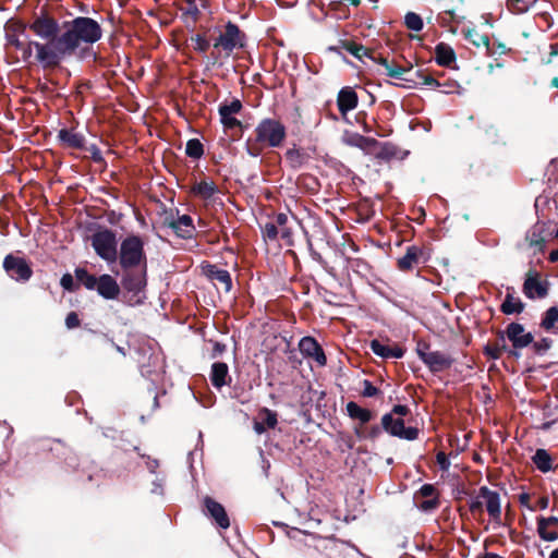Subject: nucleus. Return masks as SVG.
I'll use <instances>...</instances> for the list:
<instances>
[{
    "label": "nucleus",
    "instance_id": "f257e3e1",
    "mask_svg": "<svg viewBox=\"0 0 558 558\" xmlns=\"http://www.w3.org/2000/svg\"><path fill=\"white\" fill-rule=\"evenodd\" d=\"M29 28L36 36L48 40L47 44L34 41L37 59L47 65H56L81 45L94 44L101 38L99 24L89 17H76L59 27L53 19L39 16Z\"/></svg>",
    "mask_w": 558,
    "mask_h": 558
},
{
    "label": "nucleus",
    "instance_id": "f03ea898",
    "mask_svg": "<svg viewBox=\"0 0 558 558\" xmlns=\"http://www.w3.org/2000/svg\"><path fill=\"white\" fill-rule=\"evenodd\" d=\"M286 137L284 126L276 120L266 119L256 128V142L262 145L277 147Z\"/></svg>",
    "mask_w": 558,
    "mask_h": 558
},
{
    "label": "nucleus",
    "instance_id": "7ed1b4c3",
    "mask_svg": "<svg viewBox=\"0 0 558 558\" xmlns=\"http://www.w3.org/2000/svg\"><path fill=\"white\" fill-rule=\"evenodd\" d=\"M92 246L102 259L107 262L116 260L117 241L112 232L104 230L95 233L92 236Z\"/></svg>",
    "mask_w": 558,
    "mask_h": 558
},
{
    "label": "nucleus",
    "instance_id": "20e7f679",
    "mask_svg": "<svg viewBox=\"0 0 558 558\" xmlns=\"http://www.w3.org/2000/svg\"><path fill=\"white\" fill-rule=\"evenodd\" d=\"M144 258L143 242L137 236L126 238L120 248V262L124 267L138 265Z\"/></svg>",
    "mask_w": 558,
    "mask_h": 558
},
{
    "label": "nucleus",
    "instance_id": "39448f33",
    "mask_svg": "<svg viewBox=\"0 0 558 558\" xmlns=\"http://www.w3.org/2000/svg\"><path fill=\"white\" fill-rule=\"evenodd\" d=\"M417 354L433 372H440L451 365V359L442 352L429 351L427 345H418Z\"/></svg>",
    "mask_w": 558,
    "mask_h": 558
},
{
    "label": "nucleus",
    "instance_id": "423d86ee",
    "mask_svg": "<svg viewBox=\"0 0 558 558\" xmlns=\"http://www.w3.org/2000/svg\"><path fill=\"white\" fill-rule=\"evenodd\" d=\"M478 498L483 499L484 507L486 508L489 517L497 525H502L501 522V501L497 492L490 490L487 487H481Z\"/></svg>",
    "mask_w": 558,
    "mask_h": 558
},
{
    "label": "nucleus",
    "instance_id": "0eeeda50",
    "mask_svg": "<svg viewBox=\"0 0 558 558\" xmlns=\"http://www.w3.org/2000/svg\"><path fill=\"white\" fill-rule=\"evenodd\" d=\"M381 421L384 428L392 436L408 440H413L417 437V429L413 427L405 428L401 417H395L392 414H386Z\"/></svg>",
    "mask_w": 558,
    "mask_h": 558
},
{
    "label": "nucleus",
    "instance_id": "6e6552de",
    "mask_svg": "<svg viewBox=\"0 0 558 558\" xmlns=\"http://www.w3.org/2000/svg\"><path fill=\"white\" fill-rule=\"evenodd\" d=\"M547 282L543 281L539 274L529 270L523 284V292L529 299L544 298L547 295Z\"/></svg>",
    "mask_w": 558,
    "mask_h": 558
},
{
    "label": "nucleus",
    "instance_id": "1a4fd4ad",
    "mask_svg": "<svg viewBox=\"0 0 558 558\" xmlns=\"http://www.w3.org/2000/svg\"><path fill=\"white\" fill-rule=\"evenodd\" d=\"M3 266L9 275L15 280H27L32 275L31 268L25 260L21 258L7 256Z\"/></svg>",
    "mask_w": 558,
    "mask_h": 558
},
{
    "label": "nucleus",
    "instance_id": "9d476101",
    "mask_svg": "<svg viewBox=\"0 0 558 558\" xmlns=\"http://www.w3.org/2000/svg\"><path fill=\"white\" fill-rule=\"evenodd\" d=\"M299 347L303 355L312 357L319 366H324L326 364L325 353L314 338L304 337L301 339Z\"/></svg>",
    "mask_w": 558,
    "mask_h": 558
},
{
    "label": "nucleus",
    "instance_id": "9b49d317",
    "mask_svg": "<svg viewBox=\"0 0 558 558\" xmlns=\"http://www.w3.org/2000/svg\"><path fill=\"white\" fill-rule=\"evenodd\" d=\"M537 533L543 541L554 542L558 539V518H537Z\"/></svg>",
    "mask_w": 558,
    "mask_h": 558
},
{
    "label": "nucleus",
    "instance_id": "f8f14e48",
    "mask_svg": "<svg viewBox=\"0 0 558 558\" xmlns=\"http://www.w3.org/2000/svg\"><path fill=\"white\" fill-rule=\"evenodd\" d=\"M507 336L515 348H525L533 341V336L525 332L520 324H510L507 328Z\"/></svg>",
    "mask_w": 558,
    "mask_h": 558
},
{
    "label": "nucleus",
    "instance_id": "ddd939ff",
    "mask_svg": "<svg viewBox=\"0 0 558 558\" xmlns=\"http://www.w3.org/2000/svg\"><path fill=\"white\" fill-rule=\"evenodd\" d=\"M241 45L240 31L239 28L229 23L226 27L225 34H222L215 47H222L227 51L233 50L236 46Z\"/></svg>",
    "mask_w": 558,
    "mask_h": 558
},
{
    "label": "nucleus",
    "instance_id": "4468645a",
    "mask_svg": "<svg viewBox=\"0 0 558 558\" xmlns=\"http://www.w3.org/2000/svg\"><path fill=\"white\" fill-rule=\"evenodd\" d=\"M241 109V102L233 100L229 105H223L219 109L221 123L226 129H233L240 125V121L234 117Z\"/></svg>",
    "mask_w": 558,
    "mask_h": 558
},
{
    "label": "nucleus",
    "instance_id": "2eb2a0df",
    "mask_svg": "<svg viewBox=\"0 0 558 558\" xmlns=\"http://www.w3.org/2000/svg\"><path fill=\"white\" fill-rule=\"evenodd\" d=\"M97 291L102 298L113 300L118 298L120 287L110 275H102L98 278Z\"/></svg>",
    "mask_w": 558,
    "mask_h": 558
},
{
    "label": "nucleus",
    "instance_id": "dca6fc26",
    "mask_svg": "<svg viewBox=\"0 0 558 558\" xmlns=\"http://www.w3.org/2000/svg\"><path fill=\"white\" fill-rule=\"evenodd\" d=\"M547 231V225L545 222H537L526 234V242L530 247L535 251L542 252L545 245V233Z\"/></svg>",
    "mask_w": 558,
    "mask_h": 558
},
{
    "label": "nucleus",
    "instance_id": "f3484780",
    "mask_svg": "<svg viewBox=\"0 0 558 558\" xmlns=\"http://www.w3.org/2000/svg\"><path fill=\"white\" fill-rule=\"evenodd\" d=\"M205 506L207 509V512L210 514V517L216 521V523L222 527L227 529L230 525L229 518L226 513L225 508L213 500L211 498L207 497L205 498Z\"/></svg>",
    "mask_w": 558,
    "mask_h": 558
},
{
    "label": "nucleus",
    "instance_id": "a211bd4d",
    "mask_svg": "<svg viewBox=\"0 0 558 558\" xmlns=\"http://www.w3.org/2000/svg\"><path fill=\"white\" fill-rule=\"evenodd\" d=\"M277 424V415L268 409H262L254 421V430L257 434L266 432L268 428H274Z\"/></svg>",
    "mask_w": 558,
    "mask_h": 558
},
{
    "label": "nucleus",
    "instance_id": "6ab92c4d",
    "mask_svg": "<svg viewBox=\"0 0 558 558\" xmlns=\"http://www.w3.org/2000/svg\"><path fill=\"white\" fill-rule=\"evenodd\" d=\"M169 227L180 238H190L194 232L192 219L190 216L186 215L179 217L175 221L169 222Z\"/></svg>",
    "mask_w": 558,
    "mask_h": 558
},
{
    "label": "nucleus",
    "instance_id": "aec40b11",
    "mask_svg": "<svg viewBox=\"0 0 558 558\" xmlns=\"http://www.w3.org/2000/svg\"><path fill=\"white\" fill-rule=\"evenodd\" d=\"M357 105V96L351 88H343L338 95V107L342 113L353 110Z\"/></svg>",
    "mask_w": 558,
    "mask_h": 558
},
{
    "label": "nucleus",
    "instance_id": "412c9836",
    "mask_svg": "<svg viewBox=\"0 0 558 558\" xmlns=\"http://www.w3.org/2000/svg\"><path fill=\"white\" fill-rule=\"evenodd\" d=\"M229 379L228 365L222 362L214 363L210 373V380L213 385L217 388H221L229 383Z\"/></svg>",
    "mask_w": 558,
    "mask_h": 558
},
{
    "label": "nucleus",
    "instance_id": "4be33fe9",
    "mask_svg": "<svg viewBox=\"0 0 558 558\" xmlns=\"http://www.w3.org/2000/svg\"><path fill=\"white\" fill-rule=\"evenodd\" d=\"M371 349L372 351L381 356V357H396L400 359L403 356L404 351L401 348L395 347L390 348L388 345L383 344L378 340H372L371 341Z\"/></svg>",
    "mask_w": 558,
    "mask_h": 558
},
{
    "label": "nucleus",
    "instance_id": "5701e85b",
    "mask_svg": "<svg viewBox=\"0 0 558 558\" xmlns=\"http://www.w3.org/2000/svg\"><path fill=\"white\" fill-rule=\"evenodd\" d=\"M193 193L204 201H209L217 193V186L211 181H202L196 183L193 189Z\"/></svg>",
    "mask_w": 558,
    "mask_h": 558
},
{
    "label": "nucleus",
    "instance_id": "b1692460",
    "mask_svg": "<svg viewBox=\"0 0 558 558\" xmlns=\"http://www.w3.org/2000/svg\"><path fill=\"white\" fill-rule=\"evenodd\" d=\"M207 275L215 283H220L226 292L231 290V278L227 270L210 267Z\"/></svg>",
    "mask_w": 558,
    "mask_h": 558
},
{
    "label": "nucleus",
    "instance_id": "393cba45",
    "mask_svg": "<svg viewBox=\"0 0 558 558\" xmlns=\"http://www.w3.org/2000/svg\"><path fill=\"white\" fill-rule=\"evenodd\" d=\"M436 53V61L440 65H449L456 58L453 49L446 45V44H439L435 48Z\"/></svg>",
    "mask_w": 558,
    "mask_h": 558
},
{
    "label": "nucleus",
    "instance_id": "a878e982",
    "mask_svg": "<svg viewBox=\"0 0 558 558\" xmlns=\"http://www.w3.org/2000/svg\"><path fill=\"white\" fill-rule=\"evenodd\" d=\"M344 143L350 146H355L362 149H367L372 147L376 142L375 140L364 137L356 133L347 134L344 137Z\"/></svg>",
    "mask_w": 558,
    "mask_h": 558
},
{
    "label": "nucleus",
    "instance_id": "bb28decb",
    "mask_svg": "<svg viewBox=\"0 0 558 558\" xmlns=\"http://www.w3.org/2000/svg\"><path fill=\"white\" fill-rule=\"evenodd\" d=\"M420 251L411 246L408 248L405 255L398 260V265L402 270L411 269L418 260Z\"/></svg>",
    "mask_w": 558,
    "mask_h": 558
},
{
    "label": "nucleus",
    "instance_id": "cd10ccee",
    "mask_svg": "<svg viewBox=\"0 0 558 558\" xmlns=\"http://www.w3.org/2000/svg\"><path fill=\"white\" fill-rule=\"evenodd\" d=\"M60 140L70 147L80 148L84 144V137L73 131L62 130L59 133Z\"/></svg>",
    "mask_w": 558,
    "mask_h": 558
},
{
    "label": "nucleus",
    "instance_id": "c85d7f7f",
    "mask_svg": "<svg viewBox=\"0 0 558 558\" xmlns=\"http://www.w3.org/2000/svg\"><path fill=\"white\" fill-rule=\"evenodd\" d=\"M523 307V303L520 301V299L514 298L511 294H507L506 300L501 304V311L508 315L521 313Z\"/></svg>",
    "mask_w": 558,
    "mask_h": 558
},
{
    "label": "nucleus",
    "instance_id": "c756f323",
    "mask_svg": "<svg viewBox=\"0 0 558 558\" xmlns=\"http://www.w3.org/2000/svg\"><path fill=\"white\" fill-rule=\"evenodd\" d=\"M347 411L352 418L366 423L371 420V412L366 409H362L355 402H349L347 404Z\"/></svg>",
    "mask_w": 558,
    "mask_h": 558
},
{
    "label": "nucleus",
    "instance_id": "7c9ffc66",
    "mask_svg": "<svg viewBox=\"0 0 558 558\" xmlns=\"http://www.w3.org/2000/svg\"><path fill=\"white\" fill-rule=\"evenodd\" d=\"M534 463L537 465V468L543 471H549L551 465V459L549 453L544 449L536 450L534 457H533Z\"/></svg>",
    "mask_w": 558,
    "mask_h": 558
},
{
    "label": "nucleus",
    "instance_id": "2f4dec72",
    "mask_svg": "<svg viewBox=\"0 0 558 558\" xmlns=\"http://www.w3.org/2000/svg\"><path fill=\"white\" fill-rule=\"evenodd\" d=\"M465 37L477 48H489V38L486 35L480 34L476 29H468Z\"/></svg>",
    "mask_w": 558,
    "mask_h": 558
},
{
    "label": "nucleus",
    "instance_id": "473e14b6",
    "mask_svg": "<svg viewBox=\"0 0 558 558\" xmlns=\"http://www.w3.org/2000/svg\"><path fill=\"white\" fill-rule=\"evenodd\" d=\"M556 323H558V307L555 306L546 311L542 327L546 330H551L555 328Z\"/></svg>",
    "mask_w": 558,
    "mask_h": 558
},
{
    "label": "nucleus",
    "instance_id": "72a5a7b5",
    "mask_svg": "<svg viewBox=\"0 0 558 558\" xmlns=\"http://www.w3.org/2000/svg\"><path fill=\"white\" fill-rule=\"evenodd\" d=\"M10 45L21 51L22 58L24 60H27L32 56V47L34 46V41L24 44V43L20 41L17 38H11Z\"/></svg>",
    "mask_w": 558,
    "mask_h": 558
},
{
    "label": "nucleus",
    "instance_id": "f704fd0d",
    "mask_svg": "<svg viewBox=\"0 0 558 558\" xmlns=\"http://www.w3.org/2000/svg\"><path fill=\"white\" fill-rule=\"evenodd\" d=\"M125 289L130 291H140L145 287V280L142 277H132L129 276L124 280Z\"/></svg>",
    "mask_w": 558,
    "mask_h": 558
},
{
    "label": "nucleus",
    "instance_id": "c9c22d12",
    "mask_svg": "<svg viewBox=\"0 0 558 558\" xmlns=\"http://www.w3.org/2000/svg\"><path fill=\"white\" fill-rule=\"evenodd\" d=\"M405 25L412 31H421L423 28V21L416 13L410 12L405 15Z\"/></svg>",
    "mask_w": 558,
    "mask_h": 558
},
{
    "label": "nucleus",
    "instance_id": "e433bc0d",
    "mask_svg": "<svg viewBox=\"0 0 558 558\" xmlns=\"http://www.w3.org/2000/svg\"><path fill=\"white\" fill-rule=\"evenodd\" d=\"M185 151L190 157L198 158L203 155V146L197 140H190L186 143Z\"/></svg>",
    "mask_w": 558,
    "mask_h": 558
},
{
    "label": "nucleus",
    "instance_id": "4c0bfd02",
    "mask_svg": "<svg viewBox=\"0 0 558 558\" xmlns=\"http://www.w3.org/2000/svg\"><path fill=\"white\" fill-rule=\"evenodd\" d=\"M380 63L385 66L387 74L391 77H402V75L408 71L404 68L390 64L386 59H381Z\"/></svg>",
    "mask_w": 558,
    "mask_h": 558
},
{
    "label": "nucleus",
    "instance_id": "58836bf2",
    "mask_svg": "<svg viewBox=\"0 0 558 558\" xmlns=\"http://www.w3.org/2000/svg\"><path fill=\"white\" fill-rule=\"evenodd\" d=\"M279 235L282 240H284L286 245L290 246L293 244V230L291 226L279 228Z\"/></svg>",
    "mask_w": 558,
    "mask_h": 558
},
{
    "label": "nucleus",
    "instance_id": "ea45409f",
    "mask_svg": "<svg viewBox=\"0 0 558 558\" xmlns=\"http://www.w3.org/2000/svg\"><path fill=\"white\" fill-rule=\"evenodd\" d=\"M347 50L360 59L367 54V49L356 44H349Z\"/></svg>",
    "mask_w": 558,
    "mask_h": 558
},
{
    "label": "nucleus",
    "instance_id": "a19ab883",
    "mask_svg": "<svg viewBox=\"0 0 558 558\" xmlns=\"http://www.w3.org/2000/svg\"><path fill=\"white\" fill-rule=\"evenodd\" d=\"M279 234V228L276 225L268 223L264 228V235L268 239H275Z\"/></svg>",
    "mask_w": 558,
    "mask_h": 558
},
{
    "label": "nucleus",
    "instance_id": "79ce46f5",
    "mask_svg": "<svg viewBox=\"0 0 558 558\" xmlns=\"http://www.w3.org/2000/svg\"><path fill=\"white\" fill-rule=\"evenodd\" d=\"M436 460L441 470L447 471L449 469L450 462L444 452H438Z\"/></svg>",
    "mask_w": 558,
    "mask_h": 558
},
{
    "label": "nucleus",
    "instance_id": "37998d69",
    "mask_svg": "<svg viewBox=\"0 0 558 558\" xmlns=\"http://www.w3.org/2000/svg\"><path fill=\"white\" fill-rule=\"evenodd\" d=\"M65 325L68 328H74L80 325V319L74 312L68 314V316L65 318Z\"/></svg>",
    "mask_w": 558,
    "mask_h": 558
},
{
    "label": "nucleus",
    "instance_id": "c03bdc74",
    "mask_svg": "<svg viewBox=\"0 0 558 558\" xmlns=\"http://www.w3.org/2000/svg\"><path fill=\"white\" fill-rule=\"evenodd\" d=\"M483 507H484L483 499H480L478 496L476 497L475 500H473L470 504V510H471L472 513L482 512L483 511Z\"/></svg>",
    "mask_w": 558,
    "mask_h": 558
},
{
    "label": "nucleus",
    "instance_id": "a18cd8bd",
    "mask_svg": "<svg viewBox=\"0 0 558 558\" xmlns=\"http://www.w3.org/2000/svg\"><path fill=\"white\" fill-rule=\"evenodd\" d=\"M82 283L89 290L95 288L97 289L98 278L89 275L85 278V280Z\"/></svg>",
    "mask_w": 558,
    "mask_h": 558
},
{
    "label": "nucleus",
    "instance_id": "49530a36",
    "mask_svg": "<svg viewBox=\"0 0 558 558\" xmlns=\"http://www.w3.org/2000/svg\"><path fill=\"white\" fill-rule=\"evenodd\" d=\"M420 494L423 496V497H432L434 496L435 494V488L433 485H429V484H425L421 487L420 489Z\"/></svg>",
    "mask_w": 558,
    "mask_h": 558
},
{
    "label": "nucleus",
    "instance_id": "de8ad7c7",
    "mask_svg": "<svg viewBox=\"0 0 558 558\" xmlns=\"http://www.w3.org/2000/svg\"><path fill=\"white\" fill-rule=\"evenodd\" d=\"M61 286L66 290H72L73 288V277L69 274L64 275L61 278Z\"/></svg>",
    "mask_w": 558,
    "mask_h": 558
},
{
    "label": "nucleus",
    "instance_id": "09e8293b",
    "mask_svg": "<svg viewBox=\"0 0 558 558\" xmlns=\"http://www.w3.org/2000/svg\"><path fill=\"white\" fill-rule=\"evenodd\" d=\"M519 501L522 506L526 507L529 510H531V511L535 510V507L530 505V495L529 494H525V493L521 494L519 496Z\"/></svg>",
    "mask_w": 558,
    "mask_h": 558
},
{
    "label": "nucleus",
    "instance_id": "8fccbe9b",
    "mask_svg": "<svg viewBox=\"0 0 558 558\" xmlns=\"http://www.w3.org/2000/svg\"><path fill=\"white\" fill-rule=\"evenodd\" d=\"M409 412L408 408L405 405H396L390 414L398 415L397 417H401L407 415Z\"/></svg>",
    "mask_w": 558,
    "mask_h": 558
},
{
    "label": "nucleus",
    "instance_id": "3c124183",
    "mask_svg": "<svg viewBox=\"0 0 558 558\" xmlns=\"http://www.w3.org/2000/svg\"><path fill=\"white\" fill-rule=\"evenodd\" d=\"M195 41H196V45H197L196 46L197 49L204 51V50H206L208 48V43L204 38H202L201 36H197L195 38Z\"/></svg>",
    "mask_w": 558,
    "mask_h": 558
},
{
    "label": "nucleus",
    "instance_id": "603ef678",
    "mask_svg": "<svg viewBox=\"0 0 558 558\" xmlns=\"http://www.w3.org/2000/svg\"><path fill=\"white\" fill-rule=\"evenodd\" d=\"M276 221H277V225H276V226H277L278 228H282V227H284V226H288V216H287V215H284V214H280V215H278V217H277V220H276Z\"/></svg>",
    "mask_w": 558,
    "mask_h": 558
},
{
    "label": "nucleus",
    "instance_id": "864d4df0",
    "mask_svg": "<svg viewBox=\"0 0 558 558\" xmlns=\"http://www.w3.org/2000/svg\"><path fill=\"white\" fill-rule=\"evenodd\" d=\"M423 77V84L429 85V86H438V82L430 75H422Z\"/></svg>",
    "mask_w": 558,
    "mask_h": 558
},
{
    "label": "nucleus",
    "instance_id": "5fc2aeb1",
    "mask_svg": "<svg viewBox=\"0 0 558 558\" xmlns=\"http://www.w3.org/2000/svg\"><path fill=\"white\" fill-rule=\"evenodd\" d=\"M75 276L80 282H83L89 274L85 269H76Z\"/></svg>",
    "mask_w": 558,
    "mask_h": 558
},
{
    "label": "nucleus",
    "instance_id": "6e6d98bb",
    "mask_svg": "<svg viewBox=\"0 0 558 558\" xmlns=\"http://www.w3.org/2000/svg\"><path fill=\"white\" fill-rule=\"evenodd\" d=\"M287 157L291 160V161H296L300 157V153L299 150H295V149H291V150H288L287 151Z\"/></svg>",
    "mask_w": 558,
    "mask_h": 558
},
{
    "label": "nucleus",
    "instance_id": "4d7b16f0",
    "mask_svg": "<svg viewBox=\"0 0 558 558\" xmlns=\"http://www.w3.org/2000/svg\"><path fill=\"white\" fill-rule=\"evenodd\" d=\"M436 506H437V501L435 499H432V500L424 501L421 507L424 510H428V509L435 508Z\"/></svg>",
    "mask_w": 558,
    "mask_h": 558
},
{
    "label": "nucleus",
    "instance_id": "13d9d810",
    "mask_svg": "<svg viewBox=\"0 0 558 558\" xmlns=\"http://www.w3.org/2000/svg\"><path fill=\"white\" fill-rule=\"evenodd\" d=\"M549 505V499L548 497H541L538 500H537V506L541 508V509H546Z\"/></svg>",
    "mask_w": 558,
    "mask_h": 558
},
{
    "label": "nucleus",
    "instance_id": "bf43d9fd",
    "mask_svg": "<svg viewBox=\"0 0 558 558\" xmlns=\"http://www.w3.org/2000/svg\"><path fill=\"white\" fill-rule=\"evenodd\" d=\"M376 391L377 390L375 387L371 386L369 384H366V388H365V392H364L366 396H369V397L374 396L376 393Z\"/></svg>",
    "mask_w": 558,
    "mask_h": 558
},
{
    "label": "nucleus",
    "instance_id": "052dcab7",
    "mask_svg": "<svg viewBox=\"0 0 558 558\" xmlns=\"http://www.w3.org/2000/svg\"><path fill=\"white\" fill-rule=\"evenodd\" d=\"M549 259L550 262L555 263L558 260V250H555L553 251L550 254H549Z\"/></svg>",
    "mask_w": 558,
    "mask_h": 558
},
{
    "label": "nucleus",
    "instance_id": "680f3d73",
    "mask_svg": "<svg viewBox=\"0 0 558 558\" xmlns=\"http://www.w3.org/2000/svg\"><path fill=\"white\" fill-rule=\"evenodd\" d=\"M482 558H502V557H500L499 555L494 554V553H487Z\"/></svg>",
    "mask_w": 558,
    "mask_h": 558
},
{
    "label": "nucleus",
    "instance_id": "e2e57ef3",
    "mask_svg": "<svg viewBox=\"0 0 558 558\" xmlns=\"http://www.w3.org/2000/svg\"><path fill=\"white\" fill-rule=\"evenodd\" d=\"M250 153L253 155V156H257L258 153H259V148L255 147V146H251L250 148Z\"/></svg>",
    "mask_w": 558,
    "mask_h": 558
},
{
    "label": "nucleus",
    "instance_id": "0e129e2a",
    "mask_svg": "<svg viewBox=\"0 0 558 558\" xmlns=\"http://www.w3.org/2000/svg\"><path fill=\"white\" fill-rule=\"evenodd\" d=\"M557 54H558V46L554 45V46H551L550 56L554 57V56H557Z\"/></svg>",
    "mask_w": 558,
    "mask_h": 558
},
{
    "label": "nucleus",
    "instance_id": "69168bd1",
    "mask_svg": "<svg viewBox=\"0 0 558 558\" xmlns=\"http://www.w3.org/2000/svg\"><path fill=\"white\" fill-rule=\"evenodd\" d=\"M551 86L558 88V77L551 80Z\"/></svg>",
    "mask_w": 558,
    "mask_h": 558
},
{
    "label": "nucleus",
    "instance_id": "338daca9",
    "mask_svg": "<svg viewBox=\"0 0 558 558\" xmlns=\"http://www.w3.org/2000/svg\"><path fill=\"white\" fill-rule=\"evenodd\" d=\"M549 558H558V548L551 551Z\"/></svg>",
    "mask_w": 558,
    "mask_h": 558
},
{
    "label": "nucleus",
    "instance_id": "774afa93",
    "mask_svg": "<svg viewBox=\"0 0 558 558\" xmlns=\"http://www.w3.org/2000/svg\"><path fill=\"white\" fill-rule=\"evenodd\" d=\"M351 4L359 5L360 4V0H351Z\"/></svg>",
    "mask_w": 558,
    "mask_h": 558
}]
</instances>
